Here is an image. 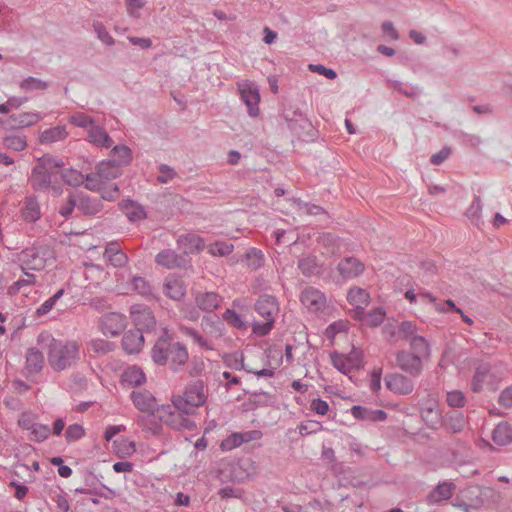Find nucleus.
I'll use <instances>...</instances> for the list:
<instances>
[{"mask_svg":"<svg viewBox=\"0 0 512 512\" xmlns=\"http://www.w3.org/2000/svg\"><path fill=\"white\" fill-rule=\"evenodd\" d=\"M38 344L46 350L48 361L54 370H64V344L62 339H56L50 332L44 331L38 336Z\"/></svg>","mask_w":512,"mask_h":512,"instance_id":"nucleus-6","label":"nucleus"},{"mask_svg":"<svg viewBox=\"0 0 512 512\" xmlns=\"http://www.w3.org/2000/svg\"><path fill=\"white\" fill-rule=\"evenodd\" d=\"M87 140L99 148H110L114 143L106 130L95 124L87 130Z\"/></svg>","mask_w":512,"mask_h":512,"instance_id":"nucleus-29","label":"nucleus"},{"mask_svg":"<svg viewBox=\"0 0 512 512\" xmlns=\"http://www.w3.org/2000/svg\"><path fill=\"white\" fill-rule=\"evenodd\" d=\"M245 260L248 268L257 270L263 265V253L257 248H250L245 254Z\"/></svg>","mask_w":512,"mask_h":512,"instance_id":"nucleus-47","label":"nucleus"},{"mask_svg":"<svg viewBox=\"0 0 512 512\" xmlns=\"http://www.w3.org/2000/svg\"><path fill=\"white\" fill-rule=\"evenodd\" d=\"M195 300L199 309L207 312H212L221 305L223 298L216 292L210 291L199 292L196 295Z\"/></svg>","mask_w":512,"mask_h":512,"instance_id":"nucleus-32","label":"nucleus"},{"mask_svg":"<svg viewBox=\"0 0 512 512\" xmlns=\"http://www.w3.org/2000/svg\"><path fill=\"white\" fill-rule=\"evenodd\" d=\"M238 90L240 93L241 100L247 106V112L250 117H257L259 115V102L260 92L256 84L243 81L238 83Z\"/></svg>","mask_w":512,"mask_h":512,"instance_id":"nucleus-11","label":"nucleus"},{"mask_svg":"<svg viewBox=\"0 0 512 512\" xmlns=\"http://www.w3.org/2000/svg\"><path fill=\"white\" fill-rule=\"evenodd\" d=\"M330 357L333 367L345 375H348L353 370H357L361 367L360 354L355 350L348 355L333 352Z\"/></svg>","mask_w":512,"mask_h":512,"instance_id":"nucleus-16","label":"nucleus"},{"mask_svg":"<svg viewBox=\"0 0 512 512\" xmlns=\"http://www.w3.org/2000/svg\"><path fill=\"white\" fill-rule=\"evenodd\" d=\"M40 206L36 198L27 197L22 208V217L28 222H34L40 218Z\"/></svg>","mask_w":512,"mask_h":512,"instance_id":"nucleus-40","label":"nucleus"},{"mask_svg":"<svg viewBox=\"0 0 512 512\" xmlns=\"http://www.w3.org/2000/svg\"><path fill=\"white\" fill-rule=\"evenodd\" d=\"M385 318V311L378 307L369 312L366 316V322L371 326H378Z\"/></svg>","mask_w":512,"mask_h":512,"instance_id":"nucleus-63","label":"nucleus"},{"mask_svg":"<svg viewBox=\"0 0 512 512\" xmlns=\"http://www.w3.org/2000/svg\"><path fill=\"white\" fill-rule=\"evenodd\" d=\"M164 293L169 298L179 301L185 296L186 288L179 278L169 275L165 278Z\"/></svg>","mask_w":512,"mask_h":512,"instance_id":"nucleus-33","label":"nucleus"},{"mask_svg":"<svg viewBox=\"0 0 512 512\" xmlns=\"http://www.w3.org/2000/svg\"><path fill=\"white\" fill-rule=\"evenodd\" d=\"M22 271L41 270L44 267V259L39 256L35 248H27L18 255Z\"/></svg>","mask_w":512,"mask_h":512,"instance_id":"nucleus-25","label":"nucleus"},{"mask_svg":"<svg viewBox=\"0 0 512 512\" xmlns=\"http://www.w3.org/2000/svg\"><path fill=\"white\" fill-rule=\"evenodd\" d=\"M492 439L499 446H506L512 443V426L506 422H500L493 430Z\"/></svg>","mask_w":512,"mask_h":512,"instance_id":"nucleus-36","label":"nucleus"},{"mask_svg":"<svg viewBox=\"0 0 512 512\" xmlns=\"http://www.w3.org/2000/svg\"><path fill=\"white\" fill-rule=\"evenodd\" d=\"M398 367L411 377H418L423 370V360L408 350H400L396 354Z\"/></svg>","mask_w":512,"mask_h":512,"instance_id":"nucleus-14","label":"nucleus"},{"mask_svg":"<svg viewBox=\"0 0 512 512\" xmlns=\"http://www.w3.org/2000/svg\"><path fill=\"white\" fill-rule=\"evenodd\" d=\"M18 425L27 431L30 441L43 442L51 434L49 426L39 423L37 415L32 412H23L18 419Z\"/></svg>","mask_w":512,"mask_h":512,"instance_id":"nucleus-8","label":"nucleus"},{"mask_svg":"<svg viewBox=\"0 0 512 512\" xmlns=\"http://www.w3.org/2000/svg\"><path fill=\"white\" fill-rule=\"evenodd\" d=\"M81 359V351L76 342L66 343V366H70Z\"/></svg>","mask_w":512,"mask_h":512,"instance_id":"nucleus-57","label":"nucleus"},{"mask_svg":"<svg viewBox=\"0 0 512 512\" xmlns=\"http://www.w3.org/2000/svg\"><path fill=\"white\" fill-rule=\"evenodd\" d=\"M145 413L146 414L137 418V424L143 430H146L153 435L159 434L161 432L163 422L159 420L158 408Z\"/></svg>","mask_w":512,"mask_h":512,"instance_id":"nucleus-30","label":"nucleus"},{"mask_svg":"<svg viewBox=\"0 0 512 512\" xmlns=\"http://www.w3.org/2000/svg\"><path fill=\"white\" fill-rule=\"evenodd\" d=\"M298 268L305 276H312L319 273L320 267L317 258L312 255L303 256L298 261Z\"/></svg>","mask_w":512,"mask_h":512,"instance_id":"nucleus-42","label":"nucleus"},{"mask_svg":"<svg viewBox=\"0 0 512 512\" xmlns=\"http://www.w3.org/2000/svg\"><path fill=\"white\" fill-rule=\"evenodd\" d=\"M399 333L401 334L402 338L403 339H406L408 341H410L412 338L414 337H418V328L416 326V324L412 321H403L400 325H399Z\"/></svg>","mask_w":512,"mask_h":512,"instance_id":"nucleus-58","label":"nucleus"},{"mask_svg":"<svg viewBox=\"0 0 512 512\" xmlns=\"http://www.w3.org/2000/svg\"><path fill=\"white\" fill-rule=\"evenodd\" d=\"M365 269L364 264L353 256L342 259L337 266V270L344 280H350L358 277Z\"/></svg>","mask_w":512,"mask_h":512,"instance_id":"nucleus-21","label":"nucleus"},{"mask_svg":"<svg viewBox=\"0 0 512 512\" xmlns=\"http://www.w3.org/2000/svg\"><path fill=\"white\" fill-rule=\"evenodd\" d=\"M93 29H94V32L96 33L97 35V38L105 45L107 46H112L114 44V39L113 37L110 35V33L107 31V29L105 28V26L103 25L102 22H99V21H95L93 23Z\"/></svg>","mask_w":512,"mask_h":512,"instance_id":"nucleus-52","label":"nucleus"},{"mask_svg":"<svg viewBox=\"0 0 512 512\" xmlns=\"http://www.w3.org/2000/svg\"><path fill=\"white\" fill-rule=\"evenodd\" d=\"M255 311L264 318L263 322L254 321L252 331L258 336H266L274 327L275 317L279 313V303L275 296L262 294L254 305Z\"/></svg>","mask_w":512,"mask_h":512,"instance_id":"nucleus-4","label":"nucleus"},{"mask_svg":"<svg viewBox=\"0 0 512 512\" xmlns=\"http://www.w3.org/2000/svg\"><path fill=\"white\" fill-rule=\"evenodd\" d=\"M233 244L225 241H217L208 247V252L212 256L222 257L227 256L233 251Z\"/></svg>","mask_w":512,"mask_h":512,"instance_id":"nucleus-50","label":"nucleus"},{"mask_svg":"<svg viewBox=\"0 0 512 512\" xmlns=\"http://www.w3.org/2000/svg\"><path fill=\"white\" fill-rule=\"evenodd\" d=\"M347 300L352 306H354V317L362 319L364 310L370 301L369 293L363 288L353 287L348 291Z\"/></svg>","mask_w":512,"mask_h":512,"instance_id":"nucleus-20","label":"nucleus"},{"mask_svg":"<svg viewBox=\"0 0 512 512\" xmlns=\"http://www.w3.org/2000/svg\"><path fill=\"white\" fill-rule=\"evenodd\" d=\"M207 399L203 381L195 380L188 383L182 395H173L172 402L184 413H194L197 407L205 404Z\"/></svg>","mask_w":512,"mask_h":512,"instance_id":"nucleus-5","label":"nucleus"},{"mask_svg":"<svg viewBox=\"0 0 512 512\" xmlns=\"http://www.w3.org/2000/svg\"><path fill=\"white\" fill-rule=\"evenodd\" d=\"M482 203L479 196H475L466 211L467 218L476 226L481 222Z\"/></svg>","mask_w":512,"mask_h":512,"instance_id":"nucleus-45","label":"nucleus"},{"mask_svg":"<svg viewBox=\"0 0 512 512\" xmlns=\"http://www.w3.org/2000/svg\"><path fill=\"white\" fill-rule=\"evenodd\" d=\"M103 257L115 268L124 267L128 263V256L116 241L109 242L106 245Z\"/></svg>","mask_w":512,"mask_h":512,"instance_id":"nucleus-23","label":"nucleus"},{"mask_svg":"<svg viewBox=\"0 0 512 512\" xmlns=\"http://www.w3.org/2000/svg\"><path fill=\"white\" fill-rule=\"evenodd\" d=\"M107 160L121 169L122 166L130 164L132 160L131 149L126 145H116L112 148Z\"/></svg>","mask_w":512,"mask_h":512,"instance_id":"nucleus-35","label":"nucleus"},{"mask_svg":"<svg viewBox=\"0 0 512 512\" xmlns=\"http://www.w3.org/2000/svg\"><path fill=\"white\" fill-rule=\"evenodd\" d=\"M121 175V169L108 160L101 161L96 172L86 175V188L101 193V198L107 201L115 200L119 195V187L110 183Z\"/></svg>","mask_w":512,"mask_h":512,"instance_id":"nucleus-2","label":"nucleus"},{"mask_svg":"<svg viewBox=\"0 0 512 512\" xmlns=\"http://www.w3.org/2000/svg\"><path fill=\"white\" fill-rule=\"evenodd\" d=\"M351 415L358 420L369 422H383L387 419V413L382 409H371L361 405L351 408Z\"/></svg>","mask_w":512,"mask_h":512,"instance_id":"nucleus-24","label":"nucleus"},{"mask_svg":"<svg viewBox=\"0 0 512 512\" xmlns=\"http://www.w3.org/2000/svg\"><path fill=\"white\" fill-rule=\"evenodd\" d=\"M131 400L134 406L141 412H150L155 410L156 398L148 390L132 391Z\"/></svg>","mask_w":512,"mask_h":512,"instance_id":"nucleus-27","label":"nucleus"},{"mask_svg":"<svg viewBox=\"0 0 512 512\" xmlns=\"http://www.w3.org/2000/svg\"><path fill=\"white\" fill-rule=\"evenodd\" d=\"M218 495L221 499L235 498L245 501V491L241 488H235L232 486H226L218 491Z\"/></svg>","mask_w":512,"mask_h":512,"instance_id":"nucleus-55","label":"nucleus"},{"mask_svg":"<svg viewBox=\"0 0 512 512\" xmlns=\"http://www.w3.org/2000/svg\"><path fill=\"white\" fill-rule=\"evenodd\" d=\"M490 375V367L487 364H481L479 365L473 375L472 382H471V389L473 392H480L485 383L487 378Z\"/></svg>","mask_w":512,"mask_h":512,"instance_id":"nucleus-39","label":"nucleus"},{"mask_svg":"<svg viewBox=\"0 0 512 512\" xmlns=\"http://www.w3.org/2000/svg\"><path fill=\"white\" fill-rule=\"evenodd\" d=\"M155 263L158 266L172 270L184 268L187 265V260L173 249H163L155 256Z\"/></svg>","mask_w":512,"mask_h":512,"instance_id":"nucleus-19","label":"nucleus"},{"mask_svg":"<svg viewBox=\"0 0 512 512\" xmlns=\"http://www.w3.org/2000/svg\"><path fill=\"white\" fill-rule=\"evenodd\" d=\"M144 344V336L140 330H129L122 338V347L128 354L139 353Z\"/></svg>","mask_w":512,"mask_h":512,"instance_id":"nucleus-28","label":"nucleus"},{"mask_svg":"<svg viewBox=\"0 0 512 512\" xmlns=\"http://www.w3.org/2000/svg\"><path fill=\"white\" fill-rule=\"evenodd\" d=\"M410 352L416 354L420 359L428 360L431 356V346L429 341L419 335L418 337H414L409 341Z\"/></svg>","mask_w":512,"mask_h":512,"instance_id":"nucleus-37","label":"nucleus"},{"mask_svg":"<svg viewBox=\"0 0 512 512\" xmlns=\"http://www.w3.org/2000/svg\"><path fill=\"white\" fill-rule=\"evenodd\" d=\"M66 184L70 186L86 185V175L75 169H66Z\"/></svg>","mask_w":512,"mask_h":512,"instance_id":"nucleus-59","label":"nucleus"},{"mask_svg":"<svg viewBox=\"0 0 512 512\" xmlns=\"http://www.w3.org/2000/svg\"><path fill=\"white\" fill-rule=\"evenodd\" d=\"M456 489L452 481L440 482L428 495V501L432 504H438L450 499Z\"/></svg>","mask_w":512,"mask_h":512,"instance_id":"nucleus-31","label":"nucleus"},{"mask_svg":"<svg viewBox=\"0 0 512 512\" xmlns=\"http://www.w3.org/2000/svg\"><path fill=\"white\" fill-rule=\"evenodd\" d=\"M70 122L76 126L87 128V130L94 125L93 119L83 112H77L70 117Z\"/></svg>","mask_w":512,"mask_h":512,"instance_id":"nucleus-61","label":"nucleus"},{"mask_svg":"<svg viewBox=\"0 0 512 512\" xmlns=\"http://www.w3.org/2000/svg\"><path fill=\"white\" fill-rule=\"evenodd\" d=\"M122 384L128 387H138L146 382V375L138 366L127 367L121 376Z\"/></svg>","mask_w":512,"mask_h":512,"instance_id":"nucleus-34","label":"nucleus"},{"mask_svg":"<svg viewBox=\"0 0 512 512\" xmlns=\"http://www.w3.org/2000/svg\"><path fill=\"white\" fill-rule=\"evenodd\" d=\"M83 275L86 280L90 281V285L99 282L104 278V269L102 266L97 264L85 265Z\"/></svg>","mask_w":512,"mask_h":512,"instance_id":"nucleus-44","label":"nucleus"},{"mask_svg":"<svg viewBox=\"0 0 512 512\" xmlns=\"http://www.w3.org/2000/svg\"><path fill=\"white\" fill-rule=\"evenodd\" d=\"M191 414L184 413L173 402L158 407L159 420L175 430L193 429L195 423L189 417Z\"/></svg>","mask_w":512,"mask_h":512,"instance_id":"nucleus-7","label":"nucleus"},{"mask_svg":"<svg viewBox=\"0 0 512 512\" xmlns=\"http://www.w3.org/2000/svg\"><path fill=\"white\" fill-rule=\"evenodd\" d=\"M177 246L183 254L189 255L200 252L204 247L203 239L193 233L181 235L177 239Z\"/></svg>","mask_w":512,"mask_h":512,"instance_id":"nucleus-26","label":"nucleus"},{"mask_svg":"<svg viewBox=\"0 0 512 512\" xmlns=\"http://www.w3.org/2000/svg\"><path fill=\"white\" fill-rule=\"evenodd\" d=\"M42 119L43 116L38 112H22L7 118H0V125L5 131L18 130L33 126Z\"/></svg>","mask_w":512,"mask_h":512,"instance_id":"nucleus-10","label":"nucleus"},{"mask_svg":"<svg viewBox=\"0 0 512 512\" xmlns=\"http://www.w3.org/2000/svg\"><path fill=\"white\" fill-rule=\"evenodd\" d=\"M180 330L183 334L191 337L193 341L198 344L201 348L205 349H212L211 345L208 343V341L203 338L197 330L191 327L186 326H180Z\"/></svg>","mask_w":512,"mask_h":512,"instance_id":"nucleus-56","label":"nucleus"},{"mask_svg":"<svg viewBox=\"0 0 512 512\" xmlns=\"http://www.w3.org/2000/svg\"><path fill=\"white\" fill-rule=\"evenodd\" d=\"M223 319L228 323L232 324L236 328H246V321L243 318V316L233 309H227L223 314Z\"/></svg>","mask_w":512,"mask_h":512,"instance_id":"nucleus-53","label":"nucleus"},{"mask_svg":"<svg viewBox=\"0 0 512 512\" xmlns=\"http://www.w3.org/2000/svg\"><path fill=\"white\" fill-rule=\"evenodd\" d=\"M20 87L26 92L41 91L47 88V83L38 78L28 77L20 83Z\"/></svg>","mask_w":512,"mask_h":512,"instance_id":"nucleus-51","label":"nucleus"},{"mask_svg":"<svg viewBox=\"0 0 512 512\" xmlns=\"http://www.w3.org/2000/svg\"><path fill=\"white\" fill-rule=\"evenodd\" d=\"M243 444V438L239 432L232 433L222 440L220 447L222 451H231Z\"/></svg>","mask_w":512,"mask_h":512,"instance_id":"nucleus-54","label":"nucleus"},{"mask_svg":"<svg viewBox=\"0 0 512 512\" xmlns=\"http://www.w3.org/2000/svg\"><path fill=\"white\" fill-rule=\"evenodd\" d=\"M386 388L397 395H408L414 391V381L403 374L391 373L385 376Z\"/></svg>","mask_w":512,"mask_h":512,"instance_id":"nucleus-17","label":"nucleus"},{"mask_svg":"<svg viewBox=\"0 0 512 512\" xmlns=\"http://www.w3.org/2000/svg\"><path fill=\"white\" fill-rule=\"evenodd\" d=\"M446 401L451 407L461 408L466 403V397L463 392L459 390H453L447 393Z\"/></svg>","mask_w":512,"mask_h":512,"instance_id":"nucleus-60","label":"nucleus"},{"mask_svg":"<svg viewBox=\"0 0 512 512\" xmlns=\"http://www.w3.org/2000/svg\"><path fill=\"white\" fill-rule=\"evenodd\" d=\"M44 364V358L40 351L32 348L29 349L26 355V366L27 373L34 374L38 373Z\"/></svg>","mask_w":512,"mask_h":512,"instance_id":"nucleus-38","label":"nucleus"},{"mask_svg":"<svg viewBox=\"0 0 512 512\" xmlns=\"http://www.w3.org/2000/svg\"><path fill=\"white\" fill-rule=\"evenodd\" d=\"M442 425H444L446 430L452 433H460L464 429L466 421L461 412L455 411L451 413L444 421L442 420Z\"/></svg>","mask_w":512,"mask_h":512,"instance_id":"nucleus-41","label":"nucleus"},{"mask_svg":"<svg viewBox=\"0 0 512 512\" xmlns=\"http://www.w3.org/2000/svg\"><path fill=\"white\" fill-rule=\"evenodd\" d=\"M130 314L136 327L135 330H140L142 333L144 331L152 330L156 325V319L153 312L145 305H133L130 309Z\"/></svg>","mask_w":512,"mask_h":512,"instance_id":"nucleus-13","label":"nucleus"},{"mask_svg":"<svg viewBox=\"0 0 512 512\" xmlns=\"http://www.w3.org/2000/svg\"><path fill=\"white\" fill-rule=\"evenodd\" d=\"M63 294L64 288L59 289L52 297L47 299L44 303L41 304L39 308H37L35 316L37 318H40L49 313L54 308L56 302L62 297Z\"/></svg>","mask_w":512,"mask_h":512,"instance_id":"nucleus-49","label":"nucleus"},{"mask_svg":"<svg viewBox=\"0 0 512 512\" xmlns=\"http://www.w3.org/2000/svg\"><path fill=\"white\" fill-rule=\"evenodd\" d=\"M249 466H251L249 461L224 464V469L219 470L217 477L221 482L242 481L250 476V472L246 469Z\"/></svg>","mask_w":512,"mask_h":512,"instance_id":"nucleus-18","label":"nucleus"},{"mask_svg":"<svg viewBox=\"0 0 512 512\" xmlns=\"http://www.w3.org/2000/svg\"><path fill=\"white\" fill-rule=\"evenodd\" d=\"M131 285L134 291L144 297L153 295V288L150 283L143 277L135 276L132 278Z\"/></svg>","mask_w":512,"mask_h":512,"instance_id":"nucleus-48","label":"nucleus"},{"mask_svg":"<svg viewBox=\"0 0 512 512\" xmlns=\"http://www.w3.org/2000/svg\"><path fill=\"white\" fill-rule=\"evenodd\" d=\"M300 302L308 310L309 313L320 315L324 313L327 307V299L325 294L317 288L306 287L300 295Z\"/></svg>","mask_w":512,"mask_h":512,"instance_id":"nucleus-9","label":"nucleus"},{"mask_svg":"<svg viewBox=\"0 0 512 512\" xmlns=\"http://www.w3.org/2000/svg\"><path fill=\"white\" fill-rule=\"evenodd\" d=\"M421 417L426 425L432 429H437L442 425V416L439 410L438 402L430 399L421 406Z\"/></svg>","mask_w":512,"mask_h":512,"instance_id":"nucleus-22","label":"nucleus"},{"mask_svg":"<svg viewBox=\"0 0 512 512\" xmlns=\"http://www.w3.org/2000/svg\"><path fill=\"white\" fill-rule=\"evenodd\" d=\"M74 207L86 215H95L102 210L103 205L100 199L88 195L70 196L69 201L66 203V218Z\"/></svg>","mask_w":512,"mask_h":512,"instance_id":"nucleus-12","label":"nucleus"},{"mask_svg":"<svg viewBox=\"0 0 512 512\" xmlns=\"http://www.w3.org/2000/svg\"><path fill=\"white\" fill-rule=\"evenodd\" d=\"M99 325L104 335L115 337L124 331L126 327V317L118 312H110L100 318Z\"/></svg>","mask_w":512,"mask_h":512,"instance_id":"nucleus-15","label":"nucleus"},{"mask_svg":"<svg viewBox=\"0 0 512 512\" xmlns=\"http://www.w3.org/2000/svg\"><path fill=\"white\" fill-rule=\"evenodd\" d=\"M64 138V128L61 126L52 127L44 130L39 135V142L44 145H49L54 142L60 141Z\"/></svg>","mask_w":512,"mask_h":512,"instance_id":"nucleus-43","label":"nucleus"},{"mask_svg":"<svg viewBox=\"0 0 512 512\" xmlns=\"http://www.w3.org/2000/svg\"><path fill=\"white\" fill-rule=\"evenodd\" d=\"M151 357L157 365L170 364L176 370L187 362L188 352L182 343L174 341L168 332L164 331L156 340L151 350Z\"/></svg>","mask_w":512,"mask_h":512,"instance_id":"nucleus-3","label":"nucleus"},{"mask_svg":"<svg viewBox=\"0 0 512 512\" xmlns=\"http://www.w3.org/2000/svg\"><path fill=\"white\" fill-rule=\"evenodd\" d=\"M91 348L96 353L106 354L113 350L114 344L103 339H95L91 342Z\"/></svg>","mask_w":512,"mask_h":512,"instance_id":"nucleus-64","label":"nucleus"},{"mask_svg":"<svg viewBox=\"0 0 512 512\" xmlns=\"http://www.w3.org/2000/svg\"><path fill=\"white\" fill-rule=\"evenodd\" d=\"M85 435L82 425L75 423L66 427V441H77Z\"/></svg>","mask_w":512,"mask_h":512,"instance_id":"nucleus-62","label":"nucleus"},{"mask_svg":"<svg viewBox=\"0 0 512 512\" xmlns=\"http://www.w3.org/2000/svg\"><path fill=\"white\" fill-rule=\"evenodd\" d=\"M3 144L14 151H23L27 147L26 137L23 135H7L3 138Z\"/></svg>","mask_w":512,"mask_h":512,"instance_id":"nucleus-46","label":"nucleus"},{"mask_svg":"<svg viewBox=\"0 0 512 512\" xmlns=\"http://www.w3.org/2000/svg\"><path fill=\"white\" fill-rule=\"evenodd\" d=\"M29 182L33 189L47 191L54 196L62 194L64 184V162L50 155H44L33 167Z\"/></svg>","mask_w":512,"mask_h":512,"instance_id":"nucleus-1","label":"nucleus"}]
</instances>
